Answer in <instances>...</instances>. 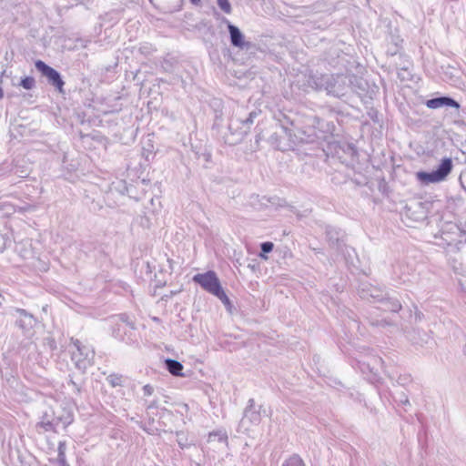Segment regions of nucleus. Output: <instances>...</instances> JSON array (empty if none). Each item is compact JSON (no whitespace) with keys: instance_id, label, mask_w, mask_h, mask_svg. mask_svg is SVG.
<instances>
[{"instance_id":"nucleus-3","label":"nucleus","mask_w":466,"mask_h":466,"mask_svg":"<svg viewBox=\"0 0 466 466\" xmlns=\"http://www.w3.org/2000/svg\"><path fill=\"white\" fill-rule=\"evenodd\" d=\"M35 66L36 69L45 76L48 81L56 87V89L60 92H64V81L62 80L59 73L52 68L51 66H47L45 62L41 60H37L35 63Z\"/></svg>"},{"instance_id":"nucleus-4","label":"nucleus","mask_w":466,"mask_h":466,"mask_svg":"<svg viewBox=\"0 0 466 466\" xmlns=\"http://www.w3.org/2000/svg\"><path fill=\"white\" fill-rule=\"evenodd\" d=\"M426 106H427V107L431 108V109H436V108H439L441 106H451V107H455L457 109L460 107V105L458 102H456L452 98L446 97V96L429 99L426 102Z\"/></svg>"},{"instance_id":"nucleus-11","label":"nucleus","mask_w":466,"mask_h":466,"mask_svg":"<svg viewBox=\"0 0 466 466\" xmlns=\"http://www.w3.org/2000/svg\"><path fill=\"white\" fill-rule=\"evenodd\" d=\"M190 2L195 5H200V0H190Z\"/></svg>"},{"instance_id":"nucleus-12","label":"nucleus","mask_w":466,"mask_h":466,"mask_svg":"<svg viewBox=\"0 0 466 466\" xmlns=\"http://www.w3.org/2000/svg\"><path fill=\"white\" fill-rule=\"evenodd\" d=\"M3 96V93L2 91L0 90V98Z\"/></svg>"},{"instance_id":"nucleus-1","label":"nucleus","mask_w":466,"mask_h":466,"mask_svg":"<svg viewBox=\"0 0 466 466\" xmlns=\"http://www.w3.org/2000/svg\"><path fill=\"white\" fill-rule=\"evenodd\" d=\"M193 280L200 285L204 290L218 298L225 305L230 304V300L223 290L220 281L214 271L209 270L205 273L197 274L193 277Z\"/></svg>"},{"instance_id":"nucleus-6","label":"nucleus","mask_w":466,"mask_h":466,"mask_svg":"<svg viewBox=\"0 0 466 466\" xmlns=\"http://www.w3.org/2000/svg\"><path fill=\"white\" fill-rule=\"evenodd\" d=\"M167 370L174 376H182L183 365L175 360H166Z\"/></svg>"},{"instance_id":"nucleus-9","label":"nucleus","mask_w":466,"mask_h":466,"mask_svg":"<svg viewBox=\"0 0 466 466\" xmlns=\"http://www.w3.org/2000/svg\"><path fill=\"white\" fill-rule=\"evenodd\" d=\"M274 245L272 242H264L261 244V251L260 258L263 259H268V257L264 255V253H268L272 251Z\"/></svg>"},{"instance_id":"nucleus-7","label":"nucleus","mask_w":466,"mask_h":466,"mask_svg":"<svg viewBox=\"0 0 466 466\" xmlns=\"http://www.w3.org/2000/svg\"><path fill=\"white\" fill-rule=\"evenodd\" d=\"M282 466H306V464L299 456H291L283 463Z\"/></svg>"},{"instance_id":"nucleus-8","label":"nucleus","mask_w":466,"mask_h":466,"mask_svg":"<svg viewBox=\"0 0 466 466\" xmlns=\"http://www.w3.org/2000/svg\"><path fill=\"white\" fill-rule=\"evenodd\" d=\"M20 86L26 90H30L35 86V79L32 76H25L22 78Z\"/></svg>"},{"instance_id":"nucleus-2","label":"nucleus","mask_w":466,"mask_h":466,"mask_svg":"<svg viewBox=\"0 0 466 466\" xmlns=\"http://www.w3.org/2000/svg\"><path fill=\"white\" fill-rule=\"evenodd\" d=\"M452 167L453 165L451 159L445 157L441 159V162L437 170L431 173L424 171L417 172L416 177L419 181L425 185L438 183L446 179V177L451 172Z\"/></svg>"},{"instance_id":"nucleus-5","label":"nucleus","mask_w":466,"mask_h":466,"mask_svg":"<svg viewBox=\"0 0 466 466\" xmlns=\"http://www.w3.org/2000/svg\"><path fill=\"white\" fill-rule=\"evenodd\" d=\"M228 29L230 35L231 44L236 47L243 48L246 43L244 42V35L239 29L231 24L228 25Z\"/></svg>"},{"instance_id":"nucleus-10","label":"nucleus","mask_w":466,"mask_h":466,"mask_svg":"<svg viewBox=\"0 0 466 466\" xmlns=\"http://www.w3.org/2000/svg\"><path fill=\"white\" fill-rule=\"evenodd\" d=\"M218 5L226 14H230L232 11L231 5L228 0H218Z\"/></svg>"}]
</instances>
